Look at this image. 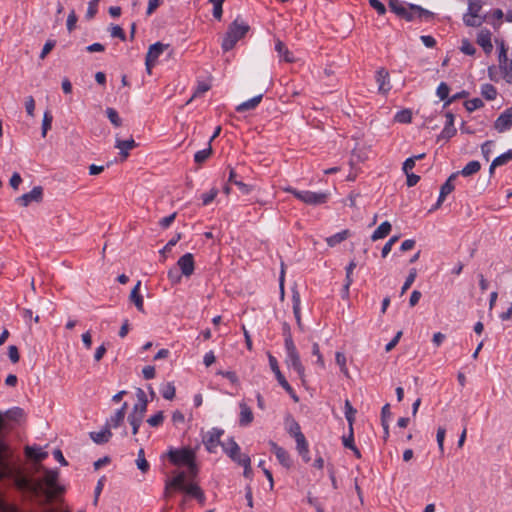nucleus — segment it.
<instances>
[{
    "instance_id": "obj_1",
    "label": "nucleus",
    "mask_w": 512,
    "mask_h": 512,
    "mask_svg": "<svg viewBox=\"0 0 512 512\" xmlns=\"http://www.w3.org/2000/svg\"><path fill=\"white\" fill-rule=\"evenodd\" d=\"M37 471H42L43 475L37 478L26 475L21 467L12 463L8 446L0 442V480H11L20 492L34 499L39 506L46 507L63 493L64 488L58 483V470L39 465Z\"/></svg>"
},
{
    "instance_id": "obj_2",
    "label": "nucleus",
    "mask_w": 512,
    "mask_h": 512,
    "mask_svg": "<svg viewBox=\"0 0 512 512\" xmlns=\"http://www.w3.org/2000/svg\"><path fill=\"white\" fill-rule=\"evenodd\" d=\"M250 27L239 17L236 18L228 27V30L222 41V49L229 51L234 48L236 43L242 39L249 31Z\"/></svg>"
},
{
    "instance_id": "obj_3",
    "label": "nucleus",
    "mask_w": 512,
    "mask_h": 512,
    "mask_svg": "<svg viewBox=\"0 0 512 512\" xmlns=\"http://www.w3.org/2000/svg\"><path fill=\"white\" fill-rule=\"evenodd\" d=\"M187 474L179 472L170 482L166 484L165 493L168 494L169 488L184 490L187 494L196 498L200 503L205 501V496L201 488L193 483H186Z\"/></svg>"
},
{
    "instance_id": "obj_4",
    "label": "nucleus",
    "mask_w": 512,
    "mask_h": 512,
    "mask_svg": "<svg viewBox=\"0 0 512 512\" xmlns=\"http://www.w3.org/2000/svg\"><path fill=\"white\" fill-rule=\"evenodd\" d=\"M170 461L175 465H186L190 477H195L197 467L195 464V453L189 448L170 450L168 453Z\"/></svg>"
},
{
    "instance_id": "obj_5",
    "label": "nucleus",
    "mask_w": 512,
    "mask_h": 512,
    "mask_svg": "<svg viewBox=\"0 0 512 512\" xmlns=\"http://www.w3.org/2000/svg\"><path fill=\"white\" fill-rule=\"evenodd\" d=\"M284 191L293 194L303 203L314 206L326 203L329 196V194L325 192L300 191L293 187L284 188Z\"/></svg>"
},
{
    "instance_id": "obj_6",
    "label": "nucleus",
    "mask_w": 512,
    "mask_h": 512,
    "mask_svg": "<svg viewBox=\"0 0 512 512\" xmlns=\"http://www.w3.org/2000/svg\"><path fill=\"white\" fill-rule=\"evenodd\" d=\"M168 47H169V44H163L161 42H156L149 47L148 52L146 54V61H145V65H146V69H147L148 73H151V68L155 65L159 56Z\"/></svg>"
},
{
    "instance_id": "obj_7",
    "label": "nucleus",
    "mask_w": 512,
    "mask_h": 512,
    "mask_svg": "<svg viewBox=\"0 0 512 512\" xmlns=\"http://www.w3.org/2000/svg\"><path fill=\"white\" fill-rule=\"evenodd\" d=\"M224 431L218 428H212L206 435L203 436V443L210 453H215L217 447L223 443L220 442V438Z\"/></svg>"
},
{
    "instance_id": "obj_8",
    "label": "nucleus",
    "mask_w": 512,
    "mask_h": 512,
    "mask_svg": "<svg viewBox=\"0 0 512 512\" xmlns=\"http://www.w3.org/2000/svg\"><path fill=\"white\" fill-rule=\"evenodd\" d=\"M137 403L133 406L132 412L129 416L139 417V419H144L145 413L147 411L148 400L145 392L138 388L136 391Z\"/></svg>"
},
{
    "instance_id": "obj_9",
    "label": "nucleus",
    "mask_w": 512,
    "mask_h": 512,
    "mask_svg": "<svg viewBox=\"0 0 512 512\" xmlns=\"http://www.w3.org/2000/svg\"><path fill=\"white\" fill-rule=\"evenodd\" d=\"M268 360L271 370L274 372L276 379L278 383L281 385V387L287 392L292 393V387L285 379L284 375L279 369L277 359L271 354L268 353Z\"/></svg>"
},
{
    "instance_id": "obj_10",
    "label": "nucleus",
    "mask_w": 512,
    "mask_h": 512,
    "mask_svg": "<svg viewBox=\"0 0 512 512\" xmlns=\"http://www.w3.org/2000/svg\"><path fill=\"white\" fill-rule=\"evenodd\" d=\"M43 196V189L41 186H35L30 192L25 193L16 199V202L21 206H28L32 202H40Z\"/></svg>"
},
{
    "instance_id": "obj_11",
    "label": "nucleus",
    "mask_w": 512,
    "mask_h": 512,
    "mask_svg": "<svg viewBox=\"0 0 512 512\" xmlns=\"http://www.w3.org/2000/svg\"><path fill=\"white\" fill-rule=\"evenodd\" d=\"M285 361L289 367L293 368L296 371L299 378L301 380H304L305 368L301 363L298 351L287 353Z\"/></svg>"
},
{
    "instance_id": "obj_12",
    "label": "nucleus",
    "mask_w": 512,
    "mask_h": 512,
    "mask_svg": "<svg viewBox=\"0 0 512 512\" xmlns=\"http://www.w3.org/2000/svg\"><path fill=\"white\" fill-rule=\"evenodd\" d=\"M458 175L459 172L452 173L446 180V182L441 186L437 203L432 210L439 208L441 204L444 202L446 196L449 195L454 190L453 181L457 178Z\"/></svg>"
},
{
    "instance_id": "obj_13",
    "label": "nucleus",
    "mask_w": 512,
    "mask_h": 512,
    "mask_svg": "<svg viewBox=\"0 0 512 512\" xmlns=\"http://www.w3.org/2000/svg\"><path fill=\"white\" fill-rule=\"evenodd\" d=\"M407 9V15L403 17L407 21H412L416 18L429 19L433 16L432 12L414 4H410Z\"/></svg>"
},
{
    "instance_id": "obj_14",
    "label": "nucleus",
    "mask_w": 512,
    "mask_h": 512,
    "mask_svg": "<svg viewBox=\"0 0 512 512\" xmlns=\"http://www.w3.org/2000/svg\"><path fill=\"white\" fill-rule=\"evenodd\" d=\"M177 266L183 276L189 277L194 272V257L191 253H186L177 261Z\"/></svg>"
},
{
    "instance_id": "obj_15",
    "label": "nucleus",
    "mask_w": 512,
    "mask_h": 512,
    "mask_svg": "<svg viewBox=\"0 0 512 512\" xmlns=\"http://www.w3.org/2000/svg\"><path fill=\"white\" fill-rule=\"evenodd\" d=\"M512 126V107L506 109L496 119L494 127L498 132H505Z\"/></svg>"
},
{
    "instance_id": "obj_16",
    "label": "nucleus",
    "mask_w": 512,
    "mask_h": 512,
    "mask_svg": "<svg viewBox=\"0 0 512 512\" xmlns=\"http://www.w3.org/2000/svg\"><path fill=\"white\" fill-rule=\"evenodd\" d=\"M222 448L224 452L238 464L241 461V458L244 454L240 452L239 445L234 441V439H229L228 442L222 444Z\"/></svg>"
},
{
    "instance_id": "obj_17",
    "label": "nucleus",
    "mask_w": 512,
    "mask_h": 512,
    "mask_svg": "<svg viewBox=\"0 0 512 512\" xmlns=\"http://www.w3.org/2000/svg\"><path fill=\"white\" fill-rule=\"evenodd\" d=\"M491 36V32L485 28L481 29L477 35V43L483 48L486 54H490L493 49Z\"/></svg>"
},
{
    "instance_id": "obj_18",
    "label": "nucleus",
    "mask_w": 512,
    "mask_h": 512,
    "mask_svg": "<svg viewBox=\"0 0 512 512\" xmlns=\"http://www.w3.org/2000/svg\"><path fill=\"white\" fill-rule=\"evenodd\" d=\"M376 82L378 83V90L381 93H387L391 89L389 73L384 68H380L376 72Z\"/></svg>"
},
{
    "instance_id": "obj_19",
    "label": "nucleus",
    "mask_w": 512,
    "mask_h": 512,
    "mask_svg": "<svg viewBox=\"0 0 512 512\" xmlns=\"http://www.w3.org/2000/svg\"><path fill=\"white\" fill-rule=\"evenodd\" d=\"M128 407V404L127 402H124L122 407L120 409H118L107 421H106V426L108 428H117L123 421H124V418H125V414H126V409Z\"/></svg>"
},
{
    "instance_id": "obj_20",
    "label": "nucleus",
    "mask_w": 512,
    "mask_h": 512,
    "mask_svg": "<svg viewBox=\"0 0 512 512\" xmlns=\"http://www.w3.org/2000/svg\"><path fill=\"white\" fill-rule=\"evenodd\" d=\"M25 454L29 459L36 463H40L48 456L47 452L36 446H26Z\"/></svg>"
},
{
    "instance_id": "obj_21",
    "label": "nucleus",
    "mask_w": 512,
    "mask_h": 512,
    "mask_svg": "<svg viewBox=\"0 0 512 512\" xmlns=\"http://www.w3.org/2000/svg\"><path fill=\"white\" fill-rule=\"evenodd\" d=\"M228 182L236 185L243 194H249L252 190L250 185L245 184L238 176L237 172L231 168L229 171Z\"/></svg>"
},
{
    "instance_id": "obj_22",
    "label": "nucleus",
    "mask_w": 512,
    "mask_h": 512,
    "mask_svg": "<svg viewBox=\"0 0 512 512\" xmlns=\"http://www.w3.org/2000/svg\"><path fill=\"white\" fill-rule=\"evenodd\" d=\"M240 407V419L239 424L240 426H248L253 421V412L251 408L244 402H241L239 404Z\"/></svg>"
},
{
    "instance_id": "obj_23",
    "label": "nucleus",
    "mask_w": 512,
    "mask_h": 512,
    "mask_svg": "<svg viewBox=\"0 0 512 512\" xmlns=\"http://www.w3.org/2000/svg\"><path fill=\"white\" fill-rule=\"evenodd\" d=\"M262 98H263V94H259L247 101H244L236 107V111L242 113V112H246L249 110H253L260 104V102L262 101Z\"/></svg>"
},
{
    "instance_id": "obj_24",
    "label": "nucleus",
    "mask_w": 512,
    "mask_h": 512,
    "mask_svg": "<svg viewBox=\"0 0 512 512\" xmlns=\"http://www.w3.org/2000/svg\"><path fill=\"white\" fill-rule=\"evenodd\" d=\"M115 147L120 150L121 156L126 159L129 155V150H132L136 147V143L133 138H130L128 140H120L116 139Z\"/></svg>"
},
{
    "instance_id": "obj_25",
    "label": "nucleus",
    "mask_w": 512,
    "mask_h": 512,
    "mask_svg": "<svg viewBox=\"0 0 512 512\" xmlns=\"http://www.w3.org/2000/svg\"><path fill=\"white\" fill-rule=\"evenodd\" d=\"M111 437H112V433L110 431V428H108L106 425H105L104 429L99 432H90V438L96 444L107 443Z\"/></svg>"
},
{
    "instance_id": "obj_26",
    "label": "nucleus",
    "mask_w": 512,
    "mask_h": 512,
    "mask_svg": "<svg viewBox=\"0 0 512 512\" xmlns=\"http://www.w3.org/2000/svg\"><path fill=\"white\" fill-rule=\"evenodd\" d=\"M140 286L141 281H138L131 290L129 298L135 304L136 308L142 312L144 310V301L143 297L139 293Z\"/></svg>"
},
{
    "instance_id": "obj_27",
    "label": "nucleus",
    "mask_w": 512,
    "mask_h": 512,
    "mask_svg": "<svg viewBox=\"0 0 512 512\" xmlns=\"http://www.w3.org/2000/svg\"><path fill=\"white\" fill-rule=\"evenodd\" d=\"M391 231V224L388 221H384L371 235L373 241L385 238Z\"/></svg>"
},
{
    "instance_id": "obj_28",
    "label": "nucleus",
    "mask_w": 512,
    "mask_h": 512,
    "mask_svg": "<svg viewBox=\"0 0 512 512\" xmlns=\"http://www.w3.org/2000/svg\"><path fill=\"white\" fill-rule=\"evenodd\" d=\"M485 21V17L479 14L465 13L463 16V22L468 27H479Z\"/></svg>"
},
{
    "instance_id": "obj_29",
    "label": "nucleus",
    "mask_w": 512,
    "mask_h": 512,
    "mask_svg": "<svg viewBox=\"0 0 512 512\" xmlns=\"http://www.w3.org/2000/svg\"><path fill=\"white\" fill-rule=\"evenodd\" d=\"M286 428H287V431L288 433L293 436L295 439L299 438L300 436L304 435L302 432H301V428H300V425L298 424V422L292 418V417H288L286 419Z\"/></svg>"
},
{
    "instance_id": "obj_30",
    "label": "nucleus",
    "mask_w": 512,
    "mask_h": 512,
    "mask_svg": "<svg viewBox=\"0 0 512 512\" xmlns=\"http://www.w3.org/2000/svg\"><path fill=\"white\" fill-rule=\"evenodd\" d=\"M297 444V451L302 456L303 460L305 462L310 461L309 457V450H308V443L306 441V438L304 435L300 436L299 438L295 439Z\"/></svg>"
},
{
    "instance_id": "obj_31",
    "label": "nucleus",
    "mask_w": 512,
    "mask_h": 512,
    "mask_svg": "<svg viewBox=\"0 0 512 512\" xmlns=\"http://www.w3.org/2000/svg\"><path fill=\"white\" fill-rule=\"evenodd\" d=\"M275 50L277 51L279 57L283 58L284 61H286V62L294 61V57H293L292 53L288 50V48L282 41L278 40L276 42Z\"/></svg>"
},
{
    "instance_id": "obj_32",
    "label": "nucleus",
    "mask_w": 512,
    "mask_h": 512,
    "mask_svg": "<svg viewBox=\"0 0 512 512\" xmlns=\"http://www.w3.org/2000/svg\"><path fill=\"white\" fill-rule=\"evenodd\" d=\"M349 236H350V231L346 229V230L338 232L330 237H327L326 242H327L328 246L334 247L337 244L345 241Z\"/></svg>"
},
{
    "instance_id": "obj_33",
    "label": "nucleus",
    "mask_w": 512,
    "mask_h": 512,
    "mask_svg": "<svg viewBox=\"0 0 512 512\" xmlns=\"http://www.w3.org/2000/svg\"><path fill=\"white\" fill-rule=\"evenodd\" d=\"M481 169V164L479 161L473 160L467 163L461 171H459V174L463 175L464 177L471 176L475 173H477Z\"/></svg>"
},
{
    "instance_id": "obj_34",
    "label": "nucleus",
    "mask_w": 512,
    "mask_h": 512,
    "mask_svg": "<svg viewBox=\"0 0 512 512\" xmlns=\"http://www.w3.org/2000/svg\"><path fill=\"white\" fill-rule=\"evenodd\" d=\"M389 7L399 17L403 18L407 15V8L400 0H389Z\"/></svg>"
},
{
    "instance_id": "obj_35",
    "label": "nucleus",
    "mask_w": 512,
    "mask_h": 512,
    "mask_svg": "<svg viewBox=\"0 0 512 512\" xmlns=\"http://www.w3.org/2000/svg\"><path fill=\"white\" fill-rule=\"evenodd\" d=\"M292 302H293V313H294L297 325L299 326V328H302L301 315H300V296L297 291L293 292Z\"/></svg>"
},
{
    "instance_id": "obj_36",
    "label": "nucleus",
    "mask_w": 512,
    "mask_h": 512,
    "mask_svg": "<svg viewBox=\"0 0 512 512\" xmlns=\"http://www.w3.org/2000/svg\"><path fill=\"white\" fill-rule=\"evenodd\" d=\"M481 95L486 100H494L497 96V90L492 84L486 83L481 87Z\"/></svg>"
},
{
    "instance_id": "obj_37",
    "label": "nucleus",
    "mask_w": 512,
    "mask_h": 512,
    "mask_svg": "<svg viewBox=\"0 0 512 512\" xmlns=\"http://www.w3.org/2000/svg\"><path fill=\"white\" fill-rule=\"evenodd\" d=\"M212 147H211V144L208 145L207 148L203 149V150H200V151H197L194 155V161L197 163V164H202L204 163L212 154Z\"/></svg>"
},
{
    "instance_id": "obj_38",
    "label": "nucleus",
    "mask_w": 512,
    "mask_h": 512,
    "mask_svg": "<svg viewBox=\"0 0 512 512\" xmlns=\"http://www.w3.org/2000/svg\"><path fill=\"white\" fill-rule=\"evenodd\" d=\"M275 456L282 466H284L286 468L291 467L292 461H291V458H290L288 452L285 449H283V448L278 449Z\"/></svg>"
},
{
    "instance_id": "obj_39",
    "label": "nucleus",
    "mask_w": 512,
    "mask_h": 512,
    "mask_svg": "<svg viewBox=\"0 0 512 512\" xmlns=\"http://www.w3.org/2000/svg\"><path fill=\"white\" fill-rule=\"evenodd\" d=\"M335 360H336V363L337 365L339 366L341 372L345 375V376H349V372H348V368L346 366V362H347V359H346V356L344 355V353L342 352H336L335 354Z\"/></svg>"
},
{
    "instance_id": "obj_40",
    "label": "nucleus",
    "mask_w": 512,
    "mask_h": 512,
    "mask_svg": "<svg viewBox=\"0 0 512 512\" xmlns=\"http://www.w3.org/2000/svg\"><path fill=\"white\" fill-rule=\"evenodd\" d=\"M356 409L353 408L349 400L345 401V417L349 424V427H353L355 420Z\"/></svg>"
},
{
    "instance_id": "obj_41",
    "label": "nucleus",
    "mask_w": 512,
    "mask_h": 512,
    "mask_svg": "<svg viewBox=\"0 0 512 512\" xmlns=\"http://www.w3.org/2000/svg\"><path fill=\"white\" fill-rule=\"evenodd\" d=\"M176 389L173 383H166L161 388V394L164 399L166 400H172L175 397Z\"/></svg>"
},
{
    "instance_id": "obj_42",
    "label": "nucleus",
    "mask_w": 512,
    "mask_h": 512,
    "mask_svg": "<svg viewBox=\"0 0 512 512\" xmlns=\"http://www.w3.org/2000/svg\"><path fill=\"white\" fill-rule=\"evenodd\" d=\"M136 465L141 472L146 473L149 470V463L145 459L144 450L140 449L138 451V457L136 460Z\"/></svg>"
},
{
    "instance_id": "obj_43",
    "label": "nucleus",
    "mask_w": 512,
    "mask_h": 512,
    "mask_svg": "<svg viewBox=\"0 0 512 512\" xmlns=\"http://www.w3.org/2000/svg\"><path fill=\"white\" fill-rule=\"evenodd\" d=\"M106 115L115 127H119L122 125V119L120 118L118 112L114 108H107Z\"/></svg>"
},
{
    "instance_id": "obj_44",
    "label": "nucleus",
    "mask_w": 512,
    "mask_h": 512,
    "mask_svg": "<svg viewBox=\"0 0 512 512\" xmlns=\"http://www.w3.org/2000/svg\"><path fill=\"white\" fill-rule=\"evenodd\" d=\"M53 116L49 111L44 112L42 120V137H46L48 130L51 129Z\"/></svg>"
},
{
    "instance_id": "obj_45",
    "label": "nucleus",
    "mask_w": 512,
    "mask_h": 512,
    "mask_svg": "<svg viewBox=\"0 0 512 512\" xmlns=\"http://www.w3.org/2000/svg\"><path fill=\"white\" fill-rule=\"evenodd\" d=\"M416 276H417V271L415 268H412L401 288V294L403 295L410 287L411 285L414 283L415 279H416Z\"/></svg>"
},
{
    "instance_id": "obj_46",
    "label": "nucleus",
    "mask_w": 512,
    "mask_h": 512,
    "mask_svg": "<svg viewBox=\"0 0 512 512\" xmlns=\"http://www.w3.org/2000/svg\"><path fill=\"white\" fill-rule=\"evenodd\" d=\"M512 160V148L494 159V166H502Z\"/></svg>"
},
{
    "instance_id": "obj_47",
    "label": "nucleus",
    "mask_w": 512,
    "mask_h": 512,
    "mask_svg": "<svg viewBox=\"0 0 512 512\" xmlns=\"http://www.w3.org/2000/svg\"><path fill=\"white\" fill-rule=\"evenodd\" d=\"M483 105H484V103L480 98H473V99L467 100L465 102V108L469 112H473V111L481 108Z\"/></svg>"
},
{
    "instance_id": "obj_48",
    "label": "nucleus",
    "mask_w": 512,
    "mask_h": 512,
    "mask_svg": "<svg viewBox=\"0 0 512 512\" xmlns=\"http://www.w3.org/2000/svg\"><path fill=\"white\" fill-rule=\"evenodd\" d=\"M496 43L499 45V55H498L499 66H502L503 63H506L508 61L507 48L505 46L504 41L496 40Z\"/></svg>"
},
{
    "instance_id": "obj_49",
    "label": "nucleus",
    "mask_w": 512,
    "mask_h": 512,
    "mask_svg": "<svg viewBox=\"0 0 512 512\" xmlns=\"http://www.w3.org/2000/svg\"><path fill=\"white\" fill-rule=\"evenodd\" d=\"M239 465L243 466L244 468V476L249 478L252 474L250 457L248 455H243Z\"/></svg>"
},
{
    "instance_id": "obj_50",
    "label": "nucleus",
    "mask_w": 512,
    "mask_h": 512,
    "mask_svg": "<svg viewBox=\"0 0 512 512\" xmlns=\"http://www.w3.org/2000/svg\"><path fill=\"white\" fill-rule=\"evenodd\" d=\"M395 119L399 123H409L412 120V114H411L410 110L405 109V110L398 112L395 116Z\"/></svg>"
},
{
    "instance_id": "obj_51",
    "label": "nucleus",
    "mask_w": 512,
    "mask_h": 512,
    "mask_svg": "<svg viewBox=\"0 0 512 512\" xmlns=\"http://www.w3.org/2000/svg\"><path fill=\"white\" fill-rule=\"evenodd\" d=\"M23 415H24V411H23V409H21L19 407H15L6 412L7 418L10 420H14V421L19 420L20 418L23 417Z\"/></svg>"
},
{
    "instance_id": "obj_52",
    "label": "nucleus",
    "mask_w": 512,
    "mask_h": 512,
    "mask_svg": "<svg viewBox=\"0 0 512 512\" xmlns=\"http://www.w3.org/2000/svg\"><path fill=\"white\" fill-rule=\"evenodd\" d=\"M460 50L466 55H474L476 52L475 47L467 39L462 40Z\"/></svg>"
},
{
    "instance_id": "obj_53",
    "label": "nucleus",
    "mask_w": 512,
    "mask_h": 512,
    "mask_svg": "<svg viewBox=\"0 0 512 512\" xmlns=\"http://www.w3.org/2000/svg\"><path fill=\"white\" fill-rule=\"evenodd\" d=\"M446 429L444 427H439L437 429L436 440L441 453L444 452V439H445Z\"/></svg>"
},
{
    "instance_id": "obj_54",
    "label": "nucleus",
    "mask_w": 512,
    "mask_h": 512,
    "mask_svg": "<svg viewBox=\"0 0 512 512\" xmlns=\"http://www.w3.org/2000/svg\"><path fill=\"white\" fill-rule=\"evenodd\" d=\"M164 420L163 412L159 411L157 414L149 417L147 423L152 427H157L162 424Z\"/></svg>"
},
{
    "instance_id": "obj_55",
    "label": "nucleus",
    "mask_w": 512,
    "mask_h": 512,
    "mask_svg": "<svg viewBox=\"0 0 512 512\" xmlns=\"http://www.w3.org/2000/svg\"><path fill=\"white\" fill-rule=\"evenodd\" d=\"M342 442H343V446L348 449H351L352 447L355 446L353 427H349V434H348V436H344L342 438Z\"/></svg>"
},
{
    "instance_id": "obj_56",
    "label": "nucleus",
    "mask_w": 512,
    "mask_h": 512,
    "mask_svg": "<svg viewBox=\"0 0 512 512\" xmlns=\"http://www.w3.org/2000/svg\"><path fill=\"white\" fill-rule=\"evenodd\" d=\"M449 87L448 85L445 83V82H441L439 84V86L437 87V96L441 99V100H444L448 97V94H449Z\"/></svg>"
},
{
    "instance_id": "obj_57",
    "label": "nucleus",
    "mask_w": 512,
    "mask_h": 512,
    "mask_svg": "<svg viewBox=\"0 0 512 512\" xmlns=\"http://www.w3.org/2000/svg\"><path fill=\"white\" fill-rule=\"evenodd\" d=\"M503 71L505 78L508 82L512 81V60L510 62L503 63L502 66H499Z\"/></svg>"
},
{
    "instance_id": "obj_58",
    "label": "nucleus",
    "mask_w": 512,
    "mask_h": 512,
    "mask_svg": "<svg viewBox=\"0 0 512 512\" xmlns=\"http://www.w3.org/2000/svg\"><path fill=\"white\" fill-rule=\"evenodd\" d=\"M455 134H456V128L454 126L445 125L440 134V138L448 140L451 137H453Z\"/></svg>"
},
{
    "instance_id": "obj_59",
    "label": "nucleus",
    "mask_w": 512,
    "mask_h": 512,
    "mask_svg": "<svg viewBox=\"0 0 512 512\" xmlns=\"http://www.w3.org/2000/svg\"><path fill=\"white\" fill-rule=\"evenodd\" d=\"M8 356L12 363H17L20 359L18 348L15 345L8 347Z\"/></svg>"
},
{
    "instance_id": "obj_60",
    "label": "nucleus",
    "mask_w": 512,
    "mask_h": 512,
    "mask_svg": "<svg viewBox=\"0 0 512 512\" xmlns=\"http://www.w3.org/2000/svg\"><path fill=\"white\" fill-rule=\"evenodd\" d=\"M369 4L378 14L384 15L386 13V7L380 0H369Z\"/></svg>"
},
{
    "instance_id": "obj_61",
    "label": "nucleus",
    "mask_w": 512,
    "mask_h": 512,
    "mask_svg": "<svg viewBox=\"0 0 512 512\" xmlns=\"http://www.w3.org/2000/svg\"><path fill=\"white\" fill-rule=\"evenodd\" d=\"M218 194V190L213 188L209 192L202 195L203 205L210 204Z\"/></svg>"
},
{
    "instance_id": "obj_62",
    "label": "nucleus",
    "mask_w": 512,
    "mask_h": 512,
    "mask_svg": "<svg viewBox=\"0 0 512 512\" xmlns=\"http://www.w3.org/2000/svg\"><path fill=\"white\" fill-rule=\"evenodd\" d=\"M55 45H56V42L54 40H48L42 48V51L40 53V59H44L51 52V50L55 47Z\"/></svg>"
},
{
    "instance_id": "obj_63",
    "label": "nucleus",
    "mask_w": 512,
    "mask_h": 512,
    "mask_svg": "<svg viewBox=\"0 0 512 512\" xmlns=\"http://www.w3.org/2000/svg\"><path fill=\"white\" fill-rule=\"evenodd\" d=\"M25 109L29 116L34 117L35 101L32 96H28L25 100Z\"/></svg>"
},
{
    "instance_id": "obj_64",
    "label": "nucleus",
    "mask_w": 512,
    "mask_h": 512,
    "mask_svg": "<svg viewBox=\"0 0 512 512\" xmlns=\"http://www.w3.org/2000/svg\"><path fill=\"white\" fill-rule=\"evenodd\" d=\"M182 274L178 272L177 268H172L168 271V278L173 284H178L181 281Z\"/></svg>"
}]
</instances>
